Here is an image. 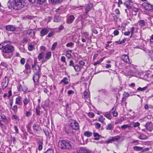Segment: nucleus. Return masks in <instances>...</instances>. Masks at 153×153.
<instances>
[{"label":"nucleus","instance_id":"1","mask_svg":"<svg viewBox=\"0 0 153 153\" xmlns=\"http://www.w3.org/2000/svg\"><path fill=\"white\" fill-rule=\"evenodd\" d=\"M6 44L4 46L2 49V54L4 57L6 59H10L13 55V52L14 51L13 46L7 44V42Z\"/></svg>","mask_w":153,"mask_h":153},{"label":"nucleus","instance_id":"2","mask_svg":"<svg viewBox=\"0 0 153 153\" xmlns=\"http://www.w3.org/2000/svg\"><path fill=\"white\" fill-rule=\"evenodd\" d=\"M59 147L62 150H70L72 149V146L70 141L65 140H59L58 143Z\"/></svg>","mask_w":153,"mask_h":153},{"label":"nucleus","instance_id":"3","mask_svg":"<svg viewBox=\"0 0 153 153\" xmlns=\"http://www.w3.org/2000/svg\"><path fill=\"white\" fill-rule=\"evenodd\" d=\"M14 8L16 10H20L24 6L25 3L24 1L21 0L15 1Z\"/></svg>","mask_w":153,"mask_h":153},{"label":"nucleus","instance_id":"4","mask_svg":"<svg viewBox=\"0 0 153 153\" xmlns=\"http://www.w3.org/2000/svg\"><path fill=\"white\" fill-rule=\"evenodd\" d=\"M142 5L146 10L152 11L153 10V5L150 4L145 2L142 4Z\"/></svg>","mask_w":153,"mask_h":153},{"label":"nucleus","instance_id":"5","mask_svg":"<svg viewBox=\"0 0 153 153\" xmlns=\"http://www.w3.org/2000/svg\"><path fill=\"white\" fill-rule=\"evenodd\" d=\"M145 127L146 130L150 132H151L153 130V124L151 122H148L146 123L145 125Z\"/></svg>","mask_w":153,"mask_h":153},{"label":"nucleus","instance_id":"6","mask_svg":"<svg viewBox=\"0 0 153 153\" xmlns=\"http://www.w3.org/2000/svg\"><path fill=\"white\" fill-rule=\"evenodd\" d=\"M34 64L32 65V68L35 73H39L40 71V68L38 65H36V61H34Z\"/></svg>","mask_w":153,"mask_h":153},{"label":"nucleus","instance_id":"7","mask_svg":"<svg viewBox=\"0 0 153 153\" xmlns=\"http://www.w3.org/2000/svg\"><path fill=\"white\" fill-rule=\"evenodd\" d=\"M70 125L74 130H77L79 129V125L76 121L75 120L72 121Z\"/></svg>","mask_w":153,"mask_h":153},{"label":"nucleus","instance_id":"8","mask_svg":"<svg viewBox=\"0 0 153 153\" xmlns=\"http://www.w3.org/2000/svg\"><path fill=\"white\" fill-rule=\"evenodd\" d=\"M101 113L108 119L111 120L112 119V116L111 115V111L101 112Z\"/></svg>","mask_w":153,"mask_h":153},{"label":"nucleus","instance_id":"9","mask_svg":"<svg viewBox=\"0 0 153 153\" xmlns=\"http://www.w3.org/2000/svg\"><path fill=\"white\" fill-rule=\"evenodd\" d=\"M79 153H93L92 152L89 150L87 148L85 147H81L79 151Z\"/></svg>","mask_w":153,"mask_h":153},{"label":"nucleus","instance_id":"10","mask_svg":"<svg viewBox=\"0 0 153 153\" xmlns=\"http://www.w3.org/2000/svg\"><path fill=\"white\" fill-rule=\"evenodd\" d=\"M39 73H35L34 74L33 79L35 84H37L39 82Z\"/></svg>","mask_w":153,"mask_h":153},{"label":"nucleus","instance_id":"11","mask_svg":"<svg viewBox=\"0 0 153 153\" xmlns=\"http://www.w3.org/2000/svg\"><path fill=\"white\" fill-rule=\"evenodd\" d=\"M65 131L68 134H74V129L71 127L70 125L68 126V127L66 128H65Z\"/></svg>","mask_w":153,"mask_h":153},{"label":"nucleus","instance_id":"12","mask_svg":"<svg viewBox=\"0 0 153 153\" xmlns=\"http://www.w3.org/2000/svg\"><path fill=\"white\" fill-rule=\"evenodd\" d=\"M121 59L125 62L128 63L129 62L128 56L126 54H123L122 55Z\"/></svg>","mask_w":153,"mask_h":153},{"label":"nucleus","instance_id":"13","mask_svg":"<svg viewBox=\"0 0 153 153\" xmlns=\"http://www.w3.org/2000/svg\"><path fill=\"white\" fill-rule=\"evenodd\" d=\"M75 19V17L73 15L70 16L67 19V23L68 24L71 23Z\"/></svg>","mask_w":153,"mask_h":153},{"label":"nucleus","instance_id":"14","mask_svg":"<svg viewBox=\"0 0 153 153\" xmlns=\"http://www.w3.org/2000/svg\"><path fill=\"white\" fill-rule=\"evenodd\" d=\"M49 30L46 28H44L42 29L40 32V36L41 37L46 35L49 32Z\"/></svg>","mask_w":153,"mask_h":153},{"label":"nucleus","instance_id":"15","mask_svg":"<svg viewBox=\"0 0 153 153\" xmlns=\"http://www.w3.org/2000/svg\"><path fill=\"white\" fill-rule=\"evenodd\" d=\"M16 27L12 25H8L6 26V29L8 31H13L15 30Z\"/></svg>","mask_w":153,"mask_h":153},{"label":"nucleus","instance_id":"16","mask_svg":"<svg viewBox=\"0 0 153 153\" xmlns=\"http://www.w3.org/2000/svg\"><path fill=\"white\" fill-rule=\"evenodd\" d=\"M148 138L147 136L142 133L140 134L138 136V138L142 140L147 139Z\"/></svg>","mask_w":153,"mask_h":153},{"label":"nucleus","instance_id":"17","mask_svg":"<svg viewBox=\"0 0 153 153\" xmlns=\"http://www.w3.org/2000/svg\"><path fill=\"white\" fill-rule=\"evenodd\" d=\"M24 105H26L30 102V100L28 97H25L23 100Z\"/></svg>","mask_w":153,"mask_h":153},{"label":"nucleus","instance_id":"18","mask_svg":"<svg viewBox=\"0 0 153 153\" xmlns=\"http://www.w3.org/2000/svg\"><path fill=\"white\" fill-rule=\"evenodd\" d=\"M94 136L95 137L94 140H98L99 139L100 137H101V135H100L98 133L94 132Z\"/></svg>","mask_w":153,"mask_h":153},{"label":"nucleus","instance_id":"19","mask_svg":"<svg viewBox=\"0 0 153 153\" xmlns=\"http://www.w3.org/2000/svg\"><path fill=\"white\" fill-rule=\"evenodd\" d=\"M68 79L66 77H64L63 79L61 80L60 83H63L65 84H68Z\"/></svg>","mask_w":153,"mask_h":153},{"label":"nucleus","instance_id":"20","mask_svg":"<svg viewBox=\"0 0 153 153\" xmlns=\"http://www.w3.org/2000/svg\"><path fill=\"white\" fill-rule=\"evenodd\" d=\"M114 128V125L111 124H109L106 128V130H112Z\"/></svg>","mask_w":153,"mask_h":153},{"label":"nucleus","instance_id":"21","mask_svg":"<svg viewBox=\"0 0 153 153\" xmlns=\"http://www.w3.org/2000/svg\"><path fill=\"white\" fill-rule=\"evenodd\" d=\"M21 100V98L20 96L18 97L16 99L15 103L17 104L20 105Z\"/></svg>","mask_w":153,"mask_h":153},{"label":"nucleus","instance_id":"22","mask_svg":"<svg viewBox=\"0 0 153 153\" xmlns=\"http://www.w3.org/2000/svg\"><path fill=\"white\" fill-rule=\"evenodd\" d=\"M92 134V133L89 131H86L84 133V135L88 137L91 136Z\"/></svg>","mask_w":153,"mask_h":153},{"label":"nucleus","instance_id":"23","mask_svg":"<svg viewBox=\"0 0 153 153\" xmlns=\"http://www.w3.org/2000/svg\"><path fill=\"white\" fill-rule=\"evenodd\" d=\"M139 25L141 27H143L146 25L145 21L143 20H141L138 22Z\"/></svg>","mask_w":153,"mask_h":153},{"label":"nucleus","instance_id":"24","mask_svg":"<svg viewBox=\"0 0 153 153\" xmlns=\"http://www.w3.org/2000/svg\"><path fill=\"white\" fill-rule=\"evenodd\" d=\"M61 17L59 16H56L54 19V22H60L61 20Z\"/></svg>","mask_w":153,"mask_h":153},{"label":"nucleus","instance_id":"25","mask_svg":"<svg viewBox=\"0 0 153 153\" xmlns=\"http://www.w3.org/2000/svg\"><path fill=\"white\" fill-rule=\"evenodd\" d=\"M105 120V118H104L102 115H100L98 119V121L102 123H104Z\"/></svg>","mask_w":153,"mask_h":153},{"label":"nucleus","instance_id":"26","mask_svg":"<svg viewBox=\"0 0 153 153\" xmlns=\"http://www.w3.org/2000/svg\"><path fill=\"white\" fill-rule=\"evenodd\" d=\"M38 144L39 145L38 149L39 151H41L42 149V145H43V143L42 141H39L38 142Z\"/></svg>","mask_w":153,"mask_h":153},{"label":"nucleus","instance_id":"27","mask_svg":"<svg viewBox=\"0 0 153 153\" xmlns=\"http://www.w3.org/2000/svg\"><path fill=\"white\" fill-rule=\"evenodd\" d=\"M51 56V53L49 51L46 53V56H45L46 59L48 60L50 58Z\"/></svg>","mask_w":153,"mask_h":153},{"label":"nucleus","instance_id":"28","mask_svg":"<svg viewBox=\"0 0 153 153\" xmlns=\"http://www.w3.org/2000/svg\"><path fill=\"white\" fill-rule=\"evenodd\" d=\"M63 0H50L52 3L55 4L56 3H59L62 1Z\"/></svg>","mask_w":153,"mask_h":153},{"label":"nucleus","instance_id":"29","mask_svg":"<svg viewBox=\"0 0 153 153\" xmlns=\"http://www.w3.org/2000/svg\"><path fill=\"white\" fill-rule=\"evenodd\" d=\"M120 137L119 136H116L115 137H112V140L114 141H117L120 140Z\"/></svg>","mask_w":153,"mask_h":153},{"label":"nucleus","instance_id":"30","mask_svg":"<svg viewBox=\"0 0 153 153\" xmlns=\"http://www.w3.org/2000/svg\"><path fill=\"white\" fill-rule=\"evenodd\" d=\"M74 68L76 71H79L81 70V68L80 67L77 65L76 66H74Z\"/></svg>","mask_w":153,"mask_h":153},{"label":"nucleus","instance_id":"31","mask_svg":"<svg viewBox=\"0 0 153 153\" xmlns=\"http://www.w3.org/2000/svg\"><path fill=\"white\" fill-rule=\"evenodd\" d=\"M92 7V5L91 4H88L87 5V6L85 8L86 10L87 11H89L91 10Z\"/></svg>","mask_w":153,"mask_h":153},{"label":"nucleus","instance_id":"32","mask_svg":"<svg viewBox=\"0 0 153 153\" xmlns=\"http://www.w3.org/2000/svg\"><path fill=\"white\" fill-rule=\"evenodd\" d=\"M134 149L136 151H141L143 149V148L138 146H135L133 147Z\"/></svg>","mask_w":153,"mask_h":153},{"label":"nucleus","instance_id":"33","mask_svg":"<svg viewBox=\"0 0 153 153\" xmlns=\"http://www.w3.org/2000/svg\"><path fill=\"white\" fill-rule=\"evenodd\" d=\"M121 127L123 130H124L128 128H131V127L128 125H124L122 126Z\"/></svg>","mask_w":153,"mask_h":153},{"label":"nucleus","instance_id":"34","mask_svg":"<svg viewBox=\"0 0 153 153\" xmlns=\"http://www.w3.org/2000/svg\"><path fill=\"white\" fill-rule=\"evenodd\" d=\"M33 128L34 130L37 131L38 130V125L37 123H35L33 125Z\"/></svg>","mask_w":153,"mask_h":153},{"label":"nucleus","instance_id":"35","mask_svg":"<svg viewBox=\"0 0 153 153\" xmlns=\"http://www.w3.org/2000/svg\"><path fill=\"white\" fill-rule=\"evenodd\" d=\"M44 56V53H39L38 56V58L39 60H41L43 58Z\"/></svg>","mask_w":153,"mask_h":153},{"label":"nucleus","instance_id":"36","mask_svg":"<svg viewBox=\"0 0 153 153\" xmlns=\"http://www.w3.org/2000/svg\"><path fill=\"white\" fill-rule=\"evenodd\" d=\"M35 48L33 45H29L28 47V49L29 51H32L35 49Z\"/></svg>","mask_w":153,"mask_h":153},{"label":"nucleus","instance_id":"37","mask_svg":"<svg viewBox=\"0 0 153 153\" xmlns=\"http://www.w3.org/2000/svg\"><path fill=\"white\" fill-rule=\"evenodd\" d=\"M2 86L3 89H4L6 88L7 86V83L6 81L4 82H2L1 84Z\"/></svg>","mask_w":153,"mask_h":153},{"label":"nucleus","instance_id":"38","mask_svg":"<svg viewBox=\"0 0 153 153\" xmlns=\"http://www.w3.org/2000/svg\"><path fill=\"white\" fill-rule=\"evenodd\" d=\"M146 87H145L143 88H141L140 87H139L137 88V91H145L146 89Z\"/></svg>","mask_w":153,"mask_h":153},{"label":"nucleus","instance_id":"39","mask_svg":"<svg viewBox=\"0 0 153 153\" xmlns=\"http://www.w3.org/2000/svg\"><path fill=\"white\" fill-rule=\"evenodd\" d=\"M46 48L43 46H41L40 48V50L41 53H44V52L45 51Z\"/></svg>","mask_w":153,"mask_h":153},{"label":"nucleus","instance_id":"40","mask_svg":"<svg viewBox=\"0 0 153 153\" xmlns=\"http://www.w3.org/2000/svg\"><path fill=\"white\" fill-rule=\"evenodd\" d=\"M7 43V42H2L0 44V49H3L4 46L5 44Z\"/></svg>","mask_w":153,"mask_h":153},{"label":"nucleus","instance_id":"41","mask_svg":"<svg viewBox=\"0 0 153 153\" xmlns=\"http://www.w3.org/2000/svg\"><path fill=\"white\" fill-rule=\"evenodd\" d=\"M12 109L14 111V112H16L17 111L18 109L17 106L16 105H14L12 108Z\"/></svg>","mask_w":153,"mask_h":153},{"label":"nucleus","instance_id":"42","mask_svg":"<svg viewBox=\"0 0 153 153\" xmlns=\"http://www.w3.org/2000/svg\"><path fill=\"white\" fill-rule=\"evenodd\" d=\"M84 96L86 98H88L89 97V94L86 91H85L83 93Z\"/></svg>","mask_w":153,"mask_h":153},{"label":"nucleus","instance_id":"43","mask_svg":"<svg viewBox=\"0 0 153 153\" xmlns=\"http://www.w3.org/2000/svg\"><path fill=\"white\" fill-rule=\"evenodd\" d=\"M95 125L96 128H100L101 126L100 124L98 123H95Z\"/></svg>","mask_w":153,"mask_h":153},{"label":"nucleus","instance_id":"44","mask_svg":"<svg viewBox=\"0 0 153 153\" xmlns=\"http://www.w3.org/2000/svg\"><path fill=\"white\" fill-rule=\"evenodd\" d=\"M61 60L62 62H64L66 64H67V62L65 60V58L64 56H62Z\"/></svg>","mask_w":153,"mask_h":153},{"label":"nucleus","instance_id":"45","mask_svg":"<svg viewBox=\"0 0 153 153\" xmlns=\"http://www.w3.org/2000/svg\"><path fill=\"white\" fill-rule=\"evenodd\" d=\"M57 43L56 42H54L53 44L51 50H54L55 49V48H56V47L57 46Z\"/></svg>","mask_w":153,"mask_h":153},{"label":"nucleus","instance_id":"46","mask_svg":"<svg viewBox=\"0 0 153 153\" xmlns=\"http://www.w3.org/2000/svg\"><path fill=\"white\" fill-rule=\"evenodd\" d=\"M126 38H124L121 41H117L116 42L117 44H121L123 43H124L126 41Z\"/></svg>","mask_w":153,"mask_h":153},{"label":"nucleus","instance_id":"47","mask_svg":"<svg viewBox=\"0 0 153 153\" xmlns=\"http://www.w3.org/2000/svg\"><path fill=\"white\" fill-rule=\"evenodd\" d=\"M31 115V112L30 111H26L25 115L27 117H29Z\"/></svg>","mask_w":153,"mask_h":153},{"label":"nucleus","instance_id":"48","mask_svg":"<svg viewBox=\"0 0 153 153\" xmlns=\"http://www.w3.org/2000/svg\"><path fill=\"white\" fill-rule=\"evenodd\" d=\"M0 65L1 66H2L5 68H7V65L6 63L4 62H1Z\"/></svg>","mask_w":153,"mask_h":153},{"label":"nucleus","instance_id":"49","mask_svg":"<svg viewBox=\"0 0 153 153\" xmlns=\"http://www.w3.org/2000/svg\"><path fill=\"white\" fill-rule=\"evenodd\" d=\"M74 45V44L72 42H70L67 43L66 45V46L67 47H72Z\"/></svg>","mask_w":153,"mask_h":153},{"label":"nucleus","instance_id":"50","mask_svg":"<svg viewBox=\"0 0 153 153\" xmlns=\"http://www.w3.org/2000/svg\"><path fill=\"white\" fill-rule=\"evenodd\" d=\"M69 65L70 66H72L73 67L74 66V63L72 60H71L70 61Z\"/></svg>","mask_w":153,"mask_h":153},{"label":"nucleus","instance_id":"51","mask_svg":"<svg viewBox=\"0 0 153 153\" xmlns=\"http://www.w3.org/2000/svg\"><path fill=\"white\" fill-rule=\"evenodd\" d=\"M46 0H37V2L39 4H41L44 3Z\"/></svg>","mask_w":153,"mask_h":153},{"label":"nucleus","instance_id":"52","mask_svg":"<svg viewBox=\"0 0 153 153\" xmlns=\"http://www.w3.org/2000/svg\"><path fill=\"white\" fill-rule=\"evenodd\" d=\"M119 31L117 30H114L113 32V34L115 36L118 35L119 34Z\"/></svg>","mask_w":153,"mask_h":153},{"label":"nucleus","instance_id":"53","mask_svg":"<svg viewBox=\"0 0 153 153\" xmlns=\"http://www.w3.org/2000/svg\"><path fill=\"white\" fill-rule=\"evenodd\" d=\"M25 62V58H22L20 60L21 63L22 65H24Z\"/></svg>","mask_w":153,"mask_h":153},{"label":"nucleus","instance_id":"54","mask_svg":"<svg viewBox=\"0 0 153 153\" xmlns=\"http://www.w3.org/2000/svg\"><path fill=\"white\" fill-rule=\"evenodd\" d=\"M118 1L117 2L118 6V7H120V5L123 4L122 0H118Z\"/></svg>","mask_w":153,"mask_h":153},{"label":"nucleus","instance_id":"55","mask_svg":"<svg viewBox=\"0 0 153 153\" xmlns=\"http://www.w3.org/2000/svg\"><path fill=\"white\" fill-rule=\"evenodd\" d=\"M21 90L24 92H26L27 90V88L26 86H24L22 88Z\"/></svg>","mask_w":153,"mask_h":153},{"label":"nucleus","instance_id":"56","mask_svg":"<svg viewBox=\"0 0 153 153\" xmlns=\"http://www.w3.org/2000/svg\"><path fill=\"white\" fill-rule=\"evenodd\" d=\"M135 29V28L134 27H132L131 28L130 32L132 35L133 34Z\"/></svg>","mask_w":153,"mask_h":153},{"label":"nucleus","instance_id":"57","mask_svg":"<svg viewBox=\"0 0 153 153\" xmlns=\"http://www.w3.org/2000/svg\"><path fill=\"white\" fill-rule=\"evenodd\" d=\"M1 119L3 120H5L6 119V117L5 115L3 114H1L0 115Z\"/></svg>","mask_w":153,"mask_h":153},{"label":"nucleus","instance_id":"58","mask_svg":"<svg viewBox=\"0 0 153 153\" xmlns=\"http://www.w3.org/2000/svg\"><path fill=\"white\" fill-rule=\"evenodd\" d=\"M140 124L139 123H138V122H136V123H134V127H138L140 126Z\"/></svg>","mask_w":153,"mask_h":153},{"label":"nucleus","instance_id":"59","mask_svg":"<svg viewBox=\"0 0 153 153\" xmlns=\"http://www.w3.org/2000/svg\"><path fill=\"white\" fill-rule=\"evenodd\" d=\"M113 114L114 116L115 117H117L118 114L117 112L115 111H114L113 112Z\"/></svg>","mask_w":153,"mask_h":153},{"label":"nucleus","instance_id":"60","mask_svg":"<svg viewBox=\"0 0 153 153\" xmlns=\"http://www.w3.org/2000/svg\"><path fill=\"white\" fill-rule=\"evenodd\" d=\"M84 37L86 38H88V36H89V34L87 32H85L83 33Z\"/></svg>","mask_w":153,"mask_h":153},{"label":"nucleus","instance_id":"61","mask_svg":"<svg viewBox=\"0 0 153 153\" xmlns=\"http://www.w3.org/2000/svg\"><path fill=\"white\" fill-rule=\"evenodd\" d=\"M30 65L27 64V63H26V65H25V68L27 69H30Z\"/></svg>","mask_w":153,"mask_h":153},{"label":"nucleus","instance_id":"62","mask_svg":"<svg viewBox=\"0 0 153 153\" xmlns=\"http://www.w3.org/2000/svg\"><path fill=\"white\" fill-rule=\"evenodd\" d=\"M79 63L80 65L84 66L85 65V63L82 60H80L79 62Z\"/></svg>","mask_w":153,"mask_h":153},{"label":"nucleus","instance_id":"63","mask_svg":"<svg viewBox=\"0 0 153 153\" xmlns=\"http://www.w3.org/2000/svg\"><path fill=\"white\" fill-rule=\"evenodd\" d=\"M66 56V57L68 58H71V55L70 53H68V52H67V53Z\"/></svg>","mask_w":153,"mask_h":153},{"label":"nucleus","instance_id":"64","mask_svg":"<svg viewBox=\"0 0 153 153\" xmlns=\"http://www.w3.org/2000/svg\"><path fill=\"white\" fill-rule=\"evenodd\" d=\"M52 152L53 151L52 150L48 149L46 152L44 153H52Z\"/></svg>","mask_w":153,"mask_h":153}]
</instances>
